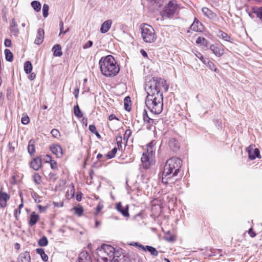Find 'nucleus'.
Masks as SVG:
<instances>
[{
  "label": "nucleus",
  "instance_id": "393cba45",
  "mask_svg": "<svg viewBox=\"0 0 262 262\" xmlns=\"http://www.w3.org/2000/svg\"><path fill=\"white\" fill-rule=\"evenodd\" d=\"M28 151L31 156L33 155L35 151V141L33 139H31L29 141L28 145Z\"/></svg>",
  "mask_w": 262,
  "mask_h": 262
},
{
  "label": "nucleus",
  "instance_id": "680f3d73",
  "mask_svg": "<svg viewBox=\"0 0 262 262\" xmlns=\"http://www.w3.org/2000/svg\"><path fill=\"white\" fill-rule=\"evenodd\" d=\"M165 239L168 242H172L174 241L175 238L173 236L171 235L169 236H166Z\"/></svg>",
  "mask_w": 262,
  "mask_h": 262
},
{
  "label": "nucleus",
  "instance_id": "c85d7f7f",
  "mask_svg": "<svg viewBox=\"0 0 262 262\" xmlns=\"http://www.w3.org/2000/svg\"><path fill=\"white\" fill-rule=\"evenodd\" d=\"M31 6L32 8L37 12H38L41 10V3L39 1H34L31 3Z\"/></svg>",
  "mask_w": 262,
  "mask_h": 262
},
{
  "label": "nucleus",
  "instance_id": "6ab92c4d",
  "mask_svg": "<svg viewBox=\"0 0 262 262\" xmlns=\"http://www.w3.org/2000/svg\"><path fill=\"white\" fill-rule=\"evenodd\" d=\"M112 24V21L111 19H108L105 21L101 26L100 32L102 33H106L110 29Z\"/></svg>",
  "mask_w": 262,
  "mask_h": 262
},
{
  "label": "nucleus",
  "instance_id": "473e14b6",
  "mask_svg": "<svg viewBox=\"0 0 262 262\" xmlns=\"http://www.w3.org/2000/svg\"><path fill=\"white\" fill-rule=\"evenodd\" d=\"M24 71L27 74L31 73L32 71V65L30 61H27L24 63Z\"/></svg>",
  "mask_w": 262,
  "mask_h": 262
},
{
  "label": "nucleus",
  "instance_id": "49530a36",
  "mask_svg": "<svg viewBox=\"0 0 262 262\" xmlns=\"http://www.w3.org/2000/svg\"><path fill=\"white\" fill-rule=\"evenodd\" d=\"M21 121L23 124L26 125L29 123V117L27 115L24 116L21 118Z\"/></svg>",
  "mask_w": 262,
  "mask_h": 262
},
{
  "label": "nucleus",
  "instance_id": "0eeeda50",
  "mask_svg": "<svg viewBox=\"0 0 262 262\" xmlns=\"http://www.w3.org/2000/svg\"><path fill=\"white\" fill-rule=\"evenodd\" d=\"M116 251L113 247L110 245L103 244L100 248L98 249V252L102 255L101 257L104 256L105 257L111 258L115 254Z\"/></svg>",
  "mask_w": 262,
  "mask_h": 262
},
{
  "label": "nucleus",
  "instance_id": "bb28decb",
  "mask_svg": "<svg viewBox=\"0 0 262 262\" xmlns=\"http://www.w3.org/2000/svg\"><path fill=\"white\" fill-rule=\"evenodd\" d=\"M203 14L209 18H213L215 16V14L210 9L206 7H203L202 9Z\"/></svg>",
  "mask_w": 262,
  "mask_h": 262
},
{
  "label": "nucleus",
  "instance_id": "f03ea898",
  "mask_svg": "<svg viewBox=\"0 0 262 262\" xmlns=\"http://www.w3.org/2000/svg\"><path fill=\"white\" fill-rule=\"evenodd\" d=\"M101 73L106 77H114L120 71V68L112 55L102 57L99 60Z\"/></svg>",
  "mask_w": 262,
  "mask_h": 262
},
{
  "label": "nucleus",
  "instance_id": "13d9d810",
  "mask_svg": "<svg viewBox=\"0 0 262 262\" xmlns=\"http://www.w3.org/2000/svg\"><path fill=\"white\" fill-rule=\"evenodd\" d=\"M89 129L90 130V132H91L92 133L96 132V131H97V129H96L95 125H93V124L90 125L89 126Z\"/></svg>",
  "mask_w": 262,
  "mask_h": 262
},
{
  "label": "nucleus",
  "instance_id": "a878e982",
  "mask_svg": "<svg viewBox=\"0 0 262 262\" xmlns=\"http://www.w3.org/2000/svg\"><path fill=\"white\" fill-rule=\"evenodd\" d=\"M143 119L146 123L148 124L149 125H151L154 123V120L150 118L147 113V111L144 110L143 113Z\"/></svg>",
  "mask_w": 262,
  "mask_h": 262
},
{
  "label": "nucleus",
  "instance_id": "a18cd8bd",
  "mask_svg": "<svg viewBox=\"0 0 262 262\" xmlns=\"http://www.w3.org/2000/svg\"><path fill=\"white\" fill-rule=\"evenodd\" d=\"M33 180L35 183L40 184L41 182V177L38 173H35L33 176Z\"/></svg>",
  "mask_w": 262,
  "mask_h": 262
},
{
  "label": "nucleus",
  "instance_id": "864d4df0",
  "mask_svg": "<svg viewBox=\"0 0 262 262\" xmlns=\"http://www.w3.org/2000/svg\"><path fill=\"white\" fill-rule=\"evenodd\" d=\"M59 27H60V33L59 34L61 33H66L68 31V30H66L65 31H63V23L62 20H60L59 22Z\"/></svg>",
  "mask_w": 262,
  "mask_h": 262
},
{
  "label": "nucleus",
  "instance_id": "f704fd0d",
  "mask_svg": "<svg viewBox=\"0 0 262 262\" xmlns=\"http://www.w3.org/2000/svg\"><path fill=\"white\" fill-rule=\"evenodd\" d=\"M73 111L74 114L76 117H78V118L82 117L83 114L78 104L74 106L73 108Z\"/></svg>",
  "mask_w": 262,
  "mask_h": 262
},
{
  "label": "nucleus",
  "instance_id": "4d7b16f0",
  "mask_svg": "<svg viewBox=\"0 0 262 262\" xmlns=\"http://www.w3.org/2000/svg\"><path fill=\"white\" fill-rule=\"evenodd\" d=\"M43 160L46 163H50L52 160V157L49 155H46L45 157V158L43 159Z\"/></svg>",
  "mask_w": 262,
  "mask_h": 262
},
{
  "label": "nucleus",
  "instance_id": "79ce46f5",
  "mask_svg": "<svg viewBox=\"0 0 262 262\" xmlns=\"http://www.w3.org/2000/svg\"><path fill=\"white\" fill-rule=\"evenodd\" d=\"M49 7L48 5L44 4L42 7V15L44 17H47L48 16V11Z\"/></svg>",
  "mask_w": 262,
  "mask_h": 262
},
{
  "label": "nucleus",
  "instance_id": "de8ad7c7",
  "mask_svg": "<svg viewBox=\"0 0 262 262\" xmlns=\"http://www.w3.org/2000/svg\"><path fill=\"white\" fill-rule=\"evenodd\" d=\"M49 179L52 182H55L57 179L56 174L51 172L49 174Z\"/></svg>",
  "mask_w": 262,
  "mask_h": 262
},
{
  "label": "nucleus",
  "instance_id": "7c9ffc66",
  "mask_svg": "<svg viewBox=\"0 0 262 262\" xmlns=\"http://www.w3.org/2000/svg\"><path fill=\"white\" fill-rule=\"evenodd\" d=\"M36 252L40 255L43 261H47L48 260V256L45 253L44 250L43 249L37 248V249H36Z\"/></svg>",
  "mask_w": 262,
  "mask_h": 262
},
{
  "label": "nucleus",
  "instance_id": "6e6552de",
  "mask_svg": "<svg viewBox=\"0 0 262 262\" xmlns=\"http://www.w3.org/2000/svg\"><path fill=\"white\" fill-rule=\"evenodd\" d=\"M101 259L104 262H126V259L125 255L121 251H117L115 254L111 258L102 256Z\"/></svg>",
  "mask_w": 262,
  "mask_h": 262
},
{
  "label": "nucleus",
  "instance_id": "e433bc0d",
  "mask_svg": "<svg viewBox=\"0 0 262 262\" xmlns=\"http://www.w3.org/2000/svg\"><path fill=\"white\" fill-rule=\"evenodd\" d=\"M159 198H155L152 201V203L153 205H158L159 206L160 208L164 207L165 206V204H164L163 201L161 199L159 200Z\"/></svg>",
  "mask_w": 262,
  "mask_h": 262
},
{
  "label": "nucleus",
  "instance_id": "052dcab7",
  "mask_svg": "<svg viewBox=\"0 0 262 262\" xmlns=\"http://www.w3.org/2000/svg\"><path fill=\"white\" fill-rule=\"evenodd\" d=\"M103 207V205L99 203L96 207V213L98 214V213H99V212L102 210Z\"/></svg>",
  "mask_w": 262,
  "mask_h": 262
},
{
  "label": "nucleus",
  "instance_id": "5701e85b",
  "mask_svg": "<svg viewBox=\"0 0 262 262\" xmlns=\"http://www.w3.org/2000/svg\"><path fill=\"white\" fill-rule=\"evenodd\" d=\"M260 152L258 148H255L253 151H248V157L251 160H254L256 158H260Z\"/></svg>",
  "mask_w": 262,
  "mask_h": 262
},
{
  "label": "nucleus",
  "instance_id": "69168bd1",
  "mask_svg": "<svg viewBox=\"0 0 262 262\" xmlns=\"http://www.w3.org/2000/svg\"><path fill=\"white\" fill-rule=\"evenodd\" d=\"M79 92V89L78 87L76 88L74 90V92L75 97L76 99H77L78 97Z\"/></svg>",
  "mask_w": 262,
  "mask_h": 262
},
{
  "label": "nucleus",
  "instance_id": "6e6d98bb",
  "mask_svg": "<svg viewBox=\"0 0 262 262\" xmlns=\"http://www.w3.org/2000/svg\"><path fill=\"white\" fill-rule=\"evenodd\" d=\"M130 245L135 246V247H136L138 248L141 249L142 250H145L144 246L143 245L139 244V243L136 242V243H134L133 244H130Z\"/></svg>",
  "mask_w": 262,
  "mask_h": 262
},
{
  "label": "nucleus",
  "instance_id": "e2e57ef3",
  "mask_svg": "<svg viewBox=\"0 0 262 262\" xmlns=\"http://www.w3.org/2000/svg\"><path fill=\"white\" fill-rule=\"evenodd\" d=\"M5 46L9 47L11 46V41L9 39H6L4 42Z\"/></svg>",
  "mask_w": 262,
  "mask_h": 262
},
{
  "label": "nucleus",
  "instance_id": "72a5a7b5",
  "mask_svg": "<svg viewBox=\"0 0 262 262\" xmlns=\"http://www.w3.org/2000/svg\"><path fill=\"white\" fill-rule=\"evenodd\" d=\"M5 54L6 60L9 62H12L13 59V55L11 51L9 49L5 50Z\"/></svg>",
  "mask_w": 262,
  "mask_h": 262
},
{
  "label": "nucleus",
  "instance_id": "09e8293b",
  "mask_svg": "<svg viewBox=\"0 0 262 262\" xmlns=\"http://www.w3.org/2000/svg\"><path fill=\"white\" fill-rule=\"evenodd\" d=\"M51 134L55 138H57L58 137L60 136L59 132L57 129H53L51 132Z\"/></svg>",
  "mask_w": 262,
  "mask_h": 262
},
{
  "label": "nucleus",
  "instance_id": "7ed1b4c3",
  "mask_svg": "<svg viewBox=\"0 0 262 262\" xmlns=\"http://www.w3.org/2000/svg\"><path fill=\"white\" fill-rule=\"evenodd\" d=\"M163 97L162 93L147 95L145 105L150 111L155 114H160L163 110Z\"/></svg>",
  "mask_w": 262,
  "mask_h": 262
},
{
  "label": "nucleus",
  "instance_id": "c756f323",
  "mask_svg": "<svg viewBox=\"0 0 262 262\" xmlns=\"http://www.w3.org/2000/svg\"><path fill=\"white\" fill-rule=\"evenodd\" d=\"M144 249L143 250L144 251H148L152 256H157L158 252L156 249L153 247L150 246H146L144 247Z\"/></svg>",
  "mask_w": 262,
  "mask_h": 262
},
{
  "label": "nucleus",
  "instance_id": "3c124183",
  "mask_svg": "<svg viewBox=\"0 0 262 262\" xmlns=\"http://www.w3.org/2000/svg\"><path fill=\"white\" fill-rule=\"evenodd\" d=\"M116 141L118 148L120 149L122 147V137L119 136L116 137Z\"/></svg>",
  "mask_w": 262,
  "mask_h": 262
},
{
  "label": "nucleus",
  "instance_id": "cd10ccee",
  "mask_svg": "<svg viewBox=\"0 0 262 262\" xmlns=\"http://www.w3.org/2000/svg\"><path fill=\"white\" fill-rule=\"evenodd\" d=\"M124 106L126 111L129 112L131 110V101L129 96L126 97L124 99Z\"/></svg>",
  "mask_w": 262,
  "mask_h": 262
},
{
  "label": "nucleus",
  "instance_id": "4c0bfd02",
  "mask_svg": "<svg viewBox=\"0 0 262 262\" xmlns=\"http://www.w3.org/2000/svg\"><path fill=\"white\" fill-rule=\"evenodd\" d=\"M48 244V240L45 236H42L38 241V245L41 247L46 246Z\"/></svg>",
  "mask_w": 262,
  "mask_h": 262
},
{
  "label": "nucleus",
  "instance_id": "37998d69",
  "mask_svg": "<svg viewBox=\"0 0 262 262\" xmlns=\"http://www.w3.org/2000/svg\"><path fill=\"white\" fill-rule=\"evenodd\" d=\"M10 198H0V206L2 208L5 207L7 206V201Z\"/></svg>",
  "mask_w": 262,
  "mask_h": 262
},
{
  "label": "nucleus",
  "instance_id": "ea45409f",
  "mask_svg": "<svg viewBox=\"0 0 262 262\" xmlns=\"http://www.w3.org/2000/svg\"><path fill=\"white\" fill-rule=\"evenodd\" d=\"M211 71H213L216 73L219 72V70L215 67V64L211 61H207V64L206 66Z\"/></svg>",
  "mask_w": 262,
  "mask_h": 262
},
{
  "label": "nucleus",
  "instance_id": "8fccbe9b",
  "mask_svg": "<svg viewBox=\"0 0 262 262\" xmlns=\"http://www.w3.org/2000/svg\"><path fill=\"white\" fill-rule=\"evenodd\" d=\"M93 45V42L92 40H89L86 43L83 45L82 48L83 49H86L91 48Z\"/></svg>",
  "mask_w": 262,
  "mask_h": 262
},
{
  "label": "nucleus",
  "instance_id": "b1692460",
  "mask_svg": "<svg viewBox=\"0 0 262 262\" xmlns=\"http://www.w3.org/2000/svg\"><path fill=\"white\" fill-rule=\"evenodd\" d=\"M39 215L36 214L35 212H33L30 217L29 224L30 226H33L36 224L39 220Z\"/></svg>",
  "mask_w": 262,
  "mask_h": 262
},
{
  "label": "nucleus",
  "instance_id": "ddd939ff",
  "mask_svg": "<svg viewBox=\"0 0 262 262\" xmlns=\"http://www.w3.org/2000/svg\"><path fill=\"white\" fill-rule=\"evenodd\" d=\"M45 36V32L43 29L39 28L37 30L36 37L35 39L34 43L36 45H40L43 41Z\"/></svg>",
  "mask_w": 262,
  "mask_h": 262
},
{
  "label": "nucleus",
  "instance_id": "412c9836",
  "mask_svg": "<svg viewBox=\"0 0 262 262\" xmlns=\"http://www.w3.org/2000/svg\"><path fill=\"white\" fill-rule=\"evenodd\" d=\"M18 262H30V256L29 252H25L21 253L18 257Z\"/></svg>",
  "mask_w": 262,
  "mask_h": 262
},
{
  "label": "nucleus",
  "instance_id": "f8f14e48",
  "mask_svg": "<svg viewBox=\"0 0 262 262\" xmlns=\"http://www.w3.org/2000/svg\"><path fill=\"white\" fill-rule=\"evenodd\" d=\"M210 50L217 57H221L224 54V50L223 48H219L215 45H211L209 47Z\"/></svg>",
  "mask_w": 262,
  "mask_h": 262
},
{
  "label": "nucleus",
  "instance_id": "a19ab883",
  "mask_svg": "<svg viewBox=\"0 0 262 262\" xmlns=\"http://www.w3.org/2000/svg\"><path fill=\"white\" fill-rule=\"evenodd\" d=\"M73 209L75 211V213L79 216H81L83 213V209L80 205H78V206H74Z\"/></svg>",
  "mask_w": 262,
  "mask_h": 262
},
{
  "label": "nucleus",
  "instance_id": "2eb2a0df",
  "mask_svg": "<svg viewBox=\"0 0 262 262\" xmlns=\"http://www.w3.org/2000/svg\"><path fill=\"white\" fill-rule=\"evenodd\" d=\"M190 29L195 32H201L203 29V25L196 18H195L193 23L190 27Z\"/></svg>",
  "mask_w": 262,
  "mask_h": 262
},
{
  "label": "nucleus",
  "instance_id": "1a4fd4ad",
  "mask_svg": "<svg viewBox=\"0 0 262 262\" xmlns=\"http://www.w3.org/2000/svg\"><path fill=\"white\" fill-rule=\"evenodd\" d=\"M141 162L143 164V166L145 169L149 168L152 161V152H151V154L148 152H144L142 154V156L141 157Z\"/></svg>",
  "mask_w": 262,
  "mask_h": 262
},
{
  "label": "nucleus",
  "instance_id": "9d476101",
  "mask_svg": "<svg viewBox=\"0 0 262 262\" xmlns=\"http://www.w3.org/2000/svg\"><path fill=\"white\" fill-rule=\"evenodd\" d=\"M50 149L57 158H61L63 155L62 149L59 144H52L50 146Z\"/></svg>",
  "mask_w": 262,
  "mask_h": 262
},
{
  "label": "nucleus",
  "instance_id": "58836bf2",
  "mask_svg": "<svg viewBox=\"0 0 262 262\" xmlns=\"http://www.w3.org/2000/svg\"><path fill=\"white\" fill-rule=\"evenodd\" d=\"M117 151V148L116 147H114L113 149H112V150L107 152V154L106 155V157L108 159H112L114 158Z\"/></svg>",
  "mask_w": 262,
  "mask_h": 262
},
{
  "label": "nucleus",
  "instance_id": "9b49d317",
  "mask_svg": "<svg viewBox=\"0 0 262 262\" xmlns=\"http://www.w3.org/2000/svg\"><path fill=\"white\" fill-rule=\"evenodd\" d=\"M30 167L35 170H38L42 165L41 157H37L32 159L30 162Z\"/></svg>",
  "mask_w": 262,
  "mask_h": 262
},
{
  "label": "nucleus",
  "instance_id": "c03bdc74",
  "mask_svg": "<svg viewBox=\"0 0 262 262\" xmlns=\"http://www.w3.org/2000/svg\"><path fill=\"white\" fill-rule=\"evenodd\" d=\"M68 195H71V196H75V189L73 185L70 186L67 191Z\"/></svg>",
  "mask_w": 262,
  "mask_h": 262
},
{
  "label": "nucleus",
  "instance_id": "c9c22d12",
  "mask_svg": "<svg viewBox=\"0 0 262 262\" xmlns=\"http://www.w3.org/2000/svg\"><path fill=\"white\" fill-rule=\"evenodd\" d=\"M197 44H201L202 46L207 47L208 46V41L204 37H199L195 41Z\"/></svg>",
  "mask_w": 262,
  "mask_h": 262
},
{
  "label": "nucleus",
  "instance_id": "0e129e2a",
  "mask_svg": "<svg viewBox=\"0 0 262 262\" xmlns=\"http://www.w3.org/2000/svg\"><path fill=\"white\" fill-rule=\"evenodd\" d=\"M248 233L251 237H254L256 236V233L253 231L252 228H250Z\"/></svg>",
  "mask_w": 262,
  "mask_h": 262
},
{
  "label": "nucleus",
  "instance_id": "bf43d9fd",
  "mask_svg": "<svg viewBox=\"0 0 262 262\" xmlns=\"http://www.w3.org/2000/svg\"><path fill=\"white\" fill-rule=\"evenodd\" d=\"M131 133H132L131 130L129 129H126L125 130V134H124V139L125 138H127V139H128V138L129 137V136H130Z\"/></svg>",
  "mask_w": 262,
  "mask_h": 262
},
{
  "label": "nucleus",
  "instance_id": "20e7f679",
  "mask_svg": "<svg viewBox=\"0 0 262 262\" xmlns=\"http://www.w3.org/2000/svg\"><path fill=\"white\" fill-rule=\"evenodd\" d=\"M141 35L143 40L146 42L151 43L156 39L154 28L146 24L141 25Z\"/></svg>",
  "mask_w": 262,
  "mask_h": 262
},
{
  "label": "nucleus",
  "instance_id": "5fc2aeb1",
  "mask_svg": "<svg viewBox=\"0 0 262 262\" xmlns=\"http://www.w3.org/2000/svg\"><path fill=\"white\" fill-rule=\"evenodd\" d=\"M10 31L14 35H17L19 32L18 29L17 27H10Z\"/></svg>",
  "mask_w": 262,
  "mask_h": 262
},
{
  "label": "nucleus",
  "instance_id": "aec40b11",
  "mask_svg": "<svg viewBox=\"0 0 262 262\" xmlns=\"http://www.w3.org/2000/svg\"><path fill=\"white\" fill-rule=\"evenodd\" d=\"M164 2V0H152L150 2V4L152 5V7L150 8V10L152 11L155 10H158L161 7Z\"/></svg>",
  "mask_w": 262,
  "mask_h": 262
},
{
  "label": "nucleus",
  "instance_id": "39448f33",
  "mask_svg": "<svg viewBox=\"0 0 262 262\" xmlns=\"http://www.w3.org/2000/svg\"><path fill=\"white\" fill-rule=\"evenodd\" d=\"M178 9V4L175 0H172L165 7L161 16L163 18H172Z\"/></svg>",
  "mask_w": 262,
  "mask_h": 262
},
{
  "label": "nucleus",
  "instance_id": "774afa93",
  "mask_svg": "<svg viewBox=\"0 0 262 262\" xmlns=\"http://www.w3.org/2000/svg\"><path fill=\"white\" fill-rule=\"evenodd\" d=\"M17 27V25L15 21V20L14 18H13L12 19V23H11V24L10 25V27Z\"/></svg>",
  "mask_w": 262,
  "mask_h": 262
},
{
  "label": "nucleus",
  "instance_id": "4468645a",
  "mask_svg": "<svg viewBox=\"0 0 262 262\" xmlns=\"http://www.w3.org/2000/svg\"><path fill=\"white\" fill-rule=\"evenodd\" d=\"M168 146L173 151H177L180 148L178 141L173 138H170L168 141Z\"/></svg>",
  "mask_w": 262,
  "mask_h": 262
},
{
  "label": "nucleus",
  "instance_id": "f257e3e1",
  "mask_svg": "<svg viewBox=\"0 0 262 262\" xmlns=\"http://www.w3.org/2000/svg\"><path fill=\"white\" fill-rule=\"evenodd\" d=\"M182 160L177 157H172L168 159L164 166L162 181L165 184L172 183L173 180L180 172L182 166Z\"/></svg>",
  "mask_w": 262,
  "mask_h": 262
},
{
  "label": "nucleus",
  "instance_id": "a211bd4d",
  "mask_svg": "<svg viewBox=\"0 0 262 262\" xmlns=\"http://www.w3.org/2000/svg\"><path fill=\"white\" fill-rule=\"evenodd\" d=\"M217 36L223 40L228 41L230 42H233V39L226 33L223 32L222 30H219L217 33Z\"/></svg>",
  "mask_w": 262,
  "mask_h": 262
},
{
  "label": "nucleus",
  "instance_id": "2f4dec72",
  "mask_svg": "<svg viewBox=\"0 0 262 262\" xmlns=\"http://www.w3.org/2000/svg\"><path fill=\"white\" fill-rule=\"evenodd\" d=\"M24 207L23 198H21V203L18 205V208L14 210V215L16 220H18V215L21 213V209Z\"/></svg>",
  "mask_w": 262,
  "mask_h": 262
},
{
  "label": "nucleus",
  "instance_id": "338daca9",
  "mask_svg": "<svg viewBox=\"0 0 262 262\" xmlns=\"http://www.w3.org/2000/svg\"><path fill=\"white\" fill-rule=\"evenodd\" d=\"M16 178L15 176H13L10 179V183L12 184H15L16 183Z\"/></svg>",
  "mask_w": 262,
  "mask_h": 262
},
{
  "label": "nucleus",
  "instance_id": "dca6fc26",
  "mask_svg": "<svg viewBox=\"0 0 262 262\" xmlns=\"http://www.w3.org/2000/svg\"><path fill=\"white\" fill-rule=\"evenodd\" d=\"M116 209L120 212L124 216L127 217L129 216L128 210V206L123 207L120 202L117 204L116 206Z\"/></svg>",
  "mask_w": 262,
  "mask_h": 262
},
{
  "label": "nucleus",
  "instance_id": "f3484780",
  "mask_svg": "<svg viewBox=\"0 0 262 262\" xmlns=\"http://www.w3.org/2000/svg\"><path fill=\"white\" fill-rule=\"evenodd\" d=\"M78 262H92V261L88 253L82 251L79 255Z\"/></svg>",
  "mask_w": 262,
  "mask_h": 262
},
{
  "label": "nucleus",
  "instance_id": "4be33fe9",
  "mask_svg": "<svg viewBox=\"0 0 262 262\" xmlns=\"http://www.w3.org/2000/svg\"><path fill=\"white\" fill-rule=\"evenodd\" d=\"M54 56L60 57L62 55L61 47L59 44L55 45L52 49Z\"/></svg>",
  "mask_w": 262,
  "mask_h": 262
},
{
  "label": "nucleus",
  "instance_id": "603ef678",
  "mask_svg": "<svg viewBox=\"0 0 262 262\" xmlns=\"http://www.w3.org/2000/svg\"><path fill=\"white\" fill-rule=\"evenodd\" d=\"M49 163H50V166L52 169L54 170L57 169V162L55 160H52Z\"/></svg>",
  "mask_w": 262,
  "mask_h": 262
},
{
  "label": "nucleus",
  "instance_id": "423d86ee",
  "mask_svg": "<svg viewBox=\"0 0 262 262\" xmlns=\"http://www.w3.org/2000/svg\"><path fill=\"white\" fill-rule=\"evenodd\" d=\"M160 84V81H158L154 78L150 79L149 81L146 82L145 90L147 92V95L157 94V93H161Z\"/></svg>",
  "mask_w": 262,
  "mask_h": 262
}]
</instances>
